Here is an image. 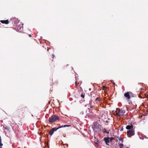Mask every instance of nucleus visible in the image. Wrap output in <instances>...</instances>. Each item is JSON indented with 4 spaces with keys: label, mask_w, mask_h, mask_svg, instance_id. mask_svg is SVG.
I'll list each match as a JSON object with an SVG mask.
<instances>
[{
    "label": "nucleus",
    "mask_w": 148,
    "mask_h": 148,
    "mask_svg": "<svg viewBox=\"0 0 148 148\" xmlns=\"http://www.w3.org/2000/svg\"><path fill=\"white\" fill-rule=\"evenodd\" d=\"M125 110L123 108L119 109L115 111V115L118 116H121L123 115L125 113Z\"/></svg>",
    "instance_id": "nucleus-1"
},
{
    "label": "nucleus",
    "mask_w": 148,
    "mask_h": 148,
    "mask_svg": "<svg viewBox=\"0 0 148 148\" xmlns=\"http://www.w3.org/2000/svg\"><path fill=\"white\" fill-rule=\"evenodd\" d=\"M49 119V122L50 123H53L57 120H58L59 119V117L56 115H54L50 117Z\"/></svg>",
    "instance_id": "nucleus-2"
},
{
    "label": "nucleus",
    "mask_w": 148,
    "mask_h": 148,
    "mask_svg": "<svg viewBox=\"0 0 148 148\" xmlns=\"http://www.w3.org/2000/svg\"><path fill=\"white\" fill-rule=\"evenodd\" d=\"M127 134L128 136L129 137H131V136H133L134 135L135 133L134 130H128L127 131Z\"/></svg>",
    "instance_id": "nucleus-3"
},
{
    "label": "nucleus",
    "mask_w": 148,
    "mask_h": 148,
    "mask_svg": "<svg viewBox=\"0 0 148 148\" xmlns=\"http://www.w3.org/2000/svg\"><path fill=\"white\" fill-rule=\"evenodd\" d=\"M62 127H63L62 126H60V127H57V128L54 127V128H53L51 130H50L49 132V134L51 135H52L55 131H56L58 129Z\"/></svg>",
    "instance_id": "nucleus-4"
},
{
    "label": "nucleus",
    "mask_w": 148,
    "mask_h": 148,
    "mask_svg": "<svg viewBox=\"0 0 148 148\" xmlns=\"http://www.w3.org/2000/svg\"><path fill=\"white\" fill-rule=\"evenodd\" d=\"M16 29L18 32L21 31L23 29L22 24H20L16 26Z\"/></svg>",
    "instance_id": "nucleus-5"
},
{
    "label": "nucleus",
    "mask_w": 148,
    "mask_h": 148,
    "mask_svg": "<svg viewBox=\"0 0 148 148\" xmlns=\"http://www.w3.org/2000/svg\"><path fill=\"white\" fill-rule=\"evenodd\" d=\"M126 129L128 130H133V126L130 125H127L126 126Z\"/></svg>",
    "instance_id": "nucleus-6"
},
{
    "label": "nucleus",
    "mask_w": 148,
    "mask_h": 148,
    "mask_svg": "<svg viewBox=\"0 0 148 148\" xmlns=\"http://www.w3.org/2000/svg\"><path fill=\"white\" fill-rule=\"evenodd\" d=\"M109 139V138L108 137H107V138L105 137L104 138V141H105V142L106 143V144L107 145H108V143H109L110 142Z\"/></svg>",
    "instance_id": "nucleus-7"
},
{
    "label": "nucleus",
    "mask_w": 148,
    "mask_h": 148,
    "mask_svg": "<svg viewBox=\"0 0 148 148\" xmlns=\"http://www.w3.org/2000/svg\"><path fill=\"white\" fill-rule=\"evenodd\" d=\"M124 96L125 97H127L128 99H130V98L129 92L125 93L124 94Z\"/></svg>",
    "instance_id": "nucleus-8"
},
{
    "label": "nucleus",
    "mask_w": 148,
    "mask_h": 148,
    "mask_svg": "<svg viewBox=\"0 0 148 148\" xmlns=\"http://www.w3.org/2000/svg\"><path fill=\"white\" fill-rule=\"evenodd\" d=\"M1 21V23L6 24H8L9 23V21L8 20H2Z\"/></svg>",
    "instance_id": "nucleus-9"
},
{
    "label": "nucleus",
    "mask_w": 148,
    "mask_h": 148,
    "mask_svg": "<svg viewBox=\"0 0 148 148\" xmlns=\"http://www.w3.org/2000/svg\"><path fill=\"white\" fill-rule=\"evenodd\" d=\"M92 127L93 129V130L94 131H95V132H97V131L96 130L97 129H98V128L97 127H95V126H92Z\"/></svg>",
    "instance_id": "nucleus-10"
},
{
    "label": "nucleus",
    "mask_w": 148,
    "mask_h": 148,
    "mask_svg": "<svg viewBox=\"0 0 148 148\" xmlns=\"http://www.w3.org/2000/svg\"><path fill=\"white\" fill-rule=\"evenodd\" d=\"M100 100V99L98 97H97L95 99V101H99Z\"/></svg>",
    "instance_id": "nucleus-11"
},
{
    "label": "nucleus",
    "mask_w": 148,
    "mask_h": 148,
    "mask_svg": "<svg viewBox=\"0 0 148 148\" xmlns=\"http://www.w3.org/2000/svg\"><path fill=\"white\" fill-rule=\"evenodd\" d=\"M140 139H142V140H143L144 139V138H148V137H147L145 136H143V138H140Z\"/></svg>",
    "instance_id": "nucleus-12"
},
{
    "label": "nucleus",
    "mask_w": 148,
    "mask_h": 148,
    "mask_svg": "<svg viewBox=\"0 0 148 148\" xmlns=\"http://www.w3.org/2000/svg\"><path fill=\"white\" fill-rule=\"evenodd\" d=\"M104 132L105 133H107V134H109V132L108 131H107L106 129H104Z\"/></svg>",
    "instance_id": "nucleus-13"
},
{
    "label": "nucleus",
    "mask_w": 148,
    "mask_h": 148,
    "mask_svg": "<svg viewBox=\"0 0 148 148\" xmlns=\"http://www.w3.org/2000/svg\"><path fill=\"white\" fill-rule=\"evenodd\" d=\"M119 140L120 141H121L122 143L123 142V139L120 137H119Z\"/></svg>",
    "instance_id": "nucleus-14"
},
{
    "label": "nucleus",
    "mask_w": 148,
    "mask_h": 148,
    "mask_svg": "<svg viewBox=\"0 0 148 148\" xmlns=\"http://www.w3.org/2000/svg\"><path fill=\"white\" fill-rule=\"evenodd\" d=\"M120 148H123V143H121V144H120Z\"/></svg>",
    "instance_id": "nucleus-15"
},
{
    "label": "nucleus",
    "mask_w": 148,
    "mask_h": 148,
    "mask_svg": "<svg viewBox=\"0 0 148 148\" xmlns=\"http://www.w3.org/2000/svg\"><path fill=\"white\" fill-rule=\"evenodd\" d=\"M81 97L83 98H84V95L83 94H82L81 95Z\"/></svg>",
    "instance_id": "nucleus-16"
},
{
    "label": "nucleus",
    "mask_w": 148,
    "mask_h": 148,
    "mask_svg": "<svg viewBox=\"0 0 148 148\" xmlns=\"http://www.w3.org/2000/svg\"><path fill=\"white\" fill-rule=\"evenodd\" d=\"M70 125H64V126H62L63 127H69V126Z\"/></svg>",
    "instance_id": "nucleus-17"
},
{
    "label": "nucleus",
    "mask_w": 148,
    "mask_h": 148,
    "mask_svg": "<svg viewBox=\"0 0 148 148\" xmlns=\"http://www.w3.org/2000/svg\"><path fill=\"white\" fill-rule=\"evenodd\" d=\"M110 140L111 141H112V140L113 139V138L112 137L110 138Z\"/></svg>",
    "instance_id": "nucleus-18"
},
{
    "label": "nucleus",
    "mask_w": 148,
    "mask_h": 148,
    "mask_svg": "<svg viewBox=\"0 0 148 148\" xmlns=\"http://www.w3.org/2000/svg\"><path fill=\"white\" fill-rule=\"evenodd\" d=\"M52 57H53V58H54V57H55V56L54 55V54H53L52 55Z\"/></svg>",
    "instance_id": "nucleus-19"
},
{
    "label": "nucleus",
    "mask_w": 148,
    "mask_h": 148,
    "mask_svg": "<svg viewBox=\"0 0 148 148\" xmlns=\"http://www.w3.org/2000/svg\"><path fill=\"white\" fill-rule=\"evenodd\" d=\"M93 107V106H92V105H90V108H92Z\"/></svg>",
    "instance_id": "nucleus-20"
},
{
    "label": "nucleus",
    "mask_w": 148,
    "mask_h": 148,
    "mask_svg": "<svg viewBox=\"0 0 148 148\" xmlns=\"http://www.w3.org/2000/svg\"><path fill=\"white\" fill-rule=\"evenodd\" d=\"M3 145V144L2 143H0V147H1Z\"/></svg>",
    "instance_id": "nucleus-21"
},
{
    "label": "nucleus",
    "mask_w": 148,
    "mask_h": 148,
    "mask_svg": "<svg viewBox=\"0 0 148 148\" xmlns=\"http://www.w3.org/2000/svg\"><path fill=\"white\" fill-rule=\"evenodd\" d=\"M106 88V87L105 86H103V89H104V88Z\"/></svg>",
    "instance_id": "nucleus-22"
},
{
    "label": "nucleus",
    "mask_w": 148,
    "mask_h": 148,
    "mask_svg": "<svg viewBox=\"0 0 148 148\" xmlns=\"http://www.w3.org/2000/svg\"><path fill=\"white\" fill-rule=\"evenodd\" d=\"M29 37H31V35H30V34L29 35Z\"/></svg>",
    "instance_id": "nucleus-23"
},
{
    "label": "nucleus",
    "mask_w": 148,
    "mask_h": 148,
    "mask_svg": "<svg viewBox=\"0 0 148 148\" xmlns=\"http://www.w3.org/2000/svg\"><path fill=\"white\" fill-rule=\"evenodd\" d=\"M0 140H1V136H0Z\"/></svg>",
    "instance_id": "nucleus-24"
},
{
    "label": "nucleus",
    "mask_w": 148,
    "mask_h": 148,
    "mask_svg": "<svg viewBox=\"0 0 148 148\" xmlns=\"http://www.w3.org/2000/svg\"><path fill=\"white\" fill-rule=\"evenodd\" d=\"M1 143V140H0V143Z\"/></svg>",
    "instance_id": "nucleus-25"
},
{
    "label": "nucleus",
    "mask_w": 148,
    "mask_h": 148,
    "mask_svg": "<svg viewBox=\"0 0 148 148\" xmlns=\"http://www.w3.org/2000/svg\"><path fill=\"white\" fill-rule=\"evenodd\" d=\"M75 84L77 86V82H75Z\"/></svg>",
    "instance_id": "nucleus-26"
},
{
    "label": "nucleus",
    "mask_w": 148,
    "mask_h": 148,
    "mask_svg": "<svg viewBox=\"0 0 148 148\" xmlns=\"http://www.w3.org/2000/svg\"><path fill=\"white\" fill-rule=\"evenodd\" d=\"M123 130V128H122L121 130Z\"/></svg>",
    "instance_id": "nucleus-27"
},
{
    "label": "nucleus",
    "mask_w": 148,
    "mask_h": 148,
    "mask_svg": "<svg viewBox=\"0 0 148 148\" xmlns=\"http://www.w3.org/2000/svg\"><path fill=\"white\" fill-rule=\"evenodd\" d=\"M119 137H117V138L119 139Z\"/></svg>",
    "instance_id": "nucleus-28"
},
{
    "label": "nucleus",
    "mask_w": 148,
    "mask_h": 148,
    "mask_svg": "<svg viewBox=\"0 0 148 148\" xmlns=\"http://www.w3.org/2000/svg\"><path fill=\"white\" fill-rule=\"evenodd\" d=\"M0 148H2L1 147H0Z\"/></svg>",
    "instance_id": "nucleus-29"
},
{
    "label": "nucleus",
    "mask_w": 148,
    "mask_h": 148,
    "mask_svg": "<svg viewBox=\"0 0 148 148\" xmlns=\"http://www.w3.org/2000/svg\"><path fill=\"white\" fill-rule=\"evenodd\" d=\"M47 51H49V49H47Z\"/></svg>",
    "instance_id": "nucleus-30"
}]
</instances>
